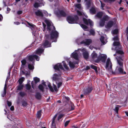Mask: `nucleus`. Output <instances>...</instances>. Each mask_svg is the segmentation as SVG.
I'll return each instance as SVG.
<instances>
[{"instance_id": "nucleus-50", "label": "nucleus", "mask_w": 128, "mask_h": 128, "mask_svg": "<svg viewBox=\"0 0 128 128\" xmlns=\"http://www.w3.org/2000/svg\"><path fill=\"white\" fill-rule=\"evenodd\" d=\"M53 85H54V87L53 88H54V90L56 91H57L58 90H57L56 86L54 84H53Z\"/></svg>"}, {"instance_id": "nucleus-44", "label": "nucleus", "mask_w": 128, "mask_h": 128, "mask_svg": "<svg viewBox=\"0 0 128 128\" xmlns=\"http://www.w3.org/2000/svg\"><path fill=\"white\" fill-rule=\"evenodd\" d=\"M90 34H92L93 35H94L95 32L93 30H91L90 31Z\"/></svg>"}, {"instance_id": "nucleus-1", "label": "nucleus", "mask_w": 128, "mask_h": 128, "mask_svg": "<svg viewBox=\"0 0 128 128\" xmlns=\"http://www.w3.org/2000/svg\"><path fill=\"white\" fill-rule=\"evenodd\" d=\"M114 42L113 43L114 46H116L115 50H116V53L114 54V56H117L116 58V59L118 65L116 66V69L119 73H122L123 70V60L124 58L122 55L124 54L123 52L120 49L121 46L118 42L119 38L118 36L114 37L113 38Z\"/></svg>"}, {"instance_id": "nucleus-58", "label": "nucleus", "mask_w": 128, "mask_h": 128, "mask_svg": "<svg viewBox=\"0 0 128 128\" xmlns=\"http://www.w3.org/2000/svg\"><path fill=\"white\" fill-rule=\"evenodd\" d=\"M33 82H31V85L32 86V87L33 89H34L35 87L34 86V84H33Z\"/></svg>"}, {"instance_id": "nucleus-10", "label": "nucleus", "mask_w": 128, "mask_h": 128, "mask_svg": "<svg viewBox=\"0 0 128 128\" xmlns=\"http://www.w3.org/2000/svg\"><path fill=\"white\" fill-rule=\"evenodd\" d=\"M91 60L93 61L97 62L98 61V57L97 54L94 52L91 54Z\"/></svg>"}, {"instance_id": "nucleus-36", "label": "nucleus", "mask_w": 128, "mask_h": 128, "mask_svg": "<svg viewBox=\"0 0 128 128\" xmlns=\"http://www.w3.org/2000/svg\"><path fill=\"white\" fill-rule=\"evenodd\" d=\"M26 88L27 90H29L30 89L31 86L30 84H27L26 85Z\"/></svg>"}, {"instance_id": "nucleus-53", "label": "nucleus", "mask_w": 128, "mask_h": 128, "mask_svg": "<svg viewBox=\"0 0 128 128\" xmlns=\"http://www.w3.org/2000/svg\"><path fill=\"white\" fill-rule=\"evenodd\" d=\"M77 14L80 16H81L82 15V13L78 10H77Z\"/></svg>"}, {"instance_id": "nucleus-28", "label": "nucleus", "mask_w": 128, "mask_h": 128, "mask_svg": "<svg viewBox=\"0 0 128 128\" xmlns=\"http://www.w3.org/2000/svg\"><path fill=\"white\" fill-rule=\"evenodd\" d=\"M48 86L50 89V90L52 92H53L54 91V90L53 88L51 86L50 84V82H48Z\"/></svg>"}, {"instance_id": "nucleus-62", "label": "nucleus", "mask_w": 128, "mask_h": 128, "mask_svg": "<svg viewBox=\"0 0 128 128\" xmlns=\"http://www.w3.org/2000/svg\"><path fill=\"white\" fill-rule=\"evenodd\" d=\"M126 34H127V36H128L127 35H128V26L127 27V28H126Z\"/></svg>"}, {"instance_id": "nucleus-41", "label": "nucleus", "mask_w": 128, "mask_h": 128, "mask_svg": "<svg viewBox=\"0 0 128 128\" xmlns=\"http://www.w3.org/2000/svg\"><path fill=\"white\" fill-rule=\"evenodd\" d=\"M19 94L22 96H24L26 94L25 93L22 92H20L19 93Z\"/></svg>"}, {"instance_id": "nucleus-2", "label": "nucleus", "mask_w": 128, "mask_h": 128, "mask_svg": "<svg viewBox=\"0 0 128 128\" xmlns=\"http://www.w3.org/2000/svg\"><path fill=\"white\" fill-rule=\"evenodd\" d=\"M45 22L47 24L48 29L49 31L52 30L50 36L47 35H45V40L43 44L44 47L47 48L51 46L50 43L51 40H52V42H56V39L58 36V33L55 30V27L53 26L50 20H46Z\"/></svg>"}, {"instance_id": "nucleus-33", "label": "nucleus", "mask_w": 128, "mask_h": 128, "mask_svg": "<svg viewBox=\"0 0 128 128\" xmlns=\"http://www.w3.org/2000/svg\"><path fill=\"white\" fill-rule=\"evenodd\" d=\"M23 86L22 84H19V85L18 86V90H20L22 89Z\"/></svg>"}, {"instance_id": "nucleus-19", "label": "nucleus", "mask_w": 128, "mask_h": 128, "mask_svg": "<svg viewBox=\"0 0 128 128\" xmlns=\"http://www.w3.org/2000/svg\"><path fill=\"white\" fill-rule=\"evenodd\" d=\"M100 59L103 62H105V60L107 58V56L106 54H101L100 56Z\"/></svg>"}, {"instance_id": "nucleus-60", "label": "nucleus", "mask_w": 128, "mask_h": 128, "mask_svg": "<svg viewBox=\"0 0 128 128\" xmlns=\"http://www.w3.org/2000/svg\"><path fill=\"white\" fill-rule=\"evenodd\" d=\"M10 109L11 110H14V106H11L10 108Z\"/></svg>"}, {"instance_id": "nucleus-34", "label": "nucleus", "mask_w": 128, "mask_h": 128, "mask_svg": "<svg viewBox=\"0 0 128 128\" xmlns=\"http://www.w3.org/2000/svg\"><path fill=\"white\" fill-rule=\"evenodd\" d=\"M41 111L40 110L38 111L37 112L36 116L38 118H40V117L41 116Z\"/></svg>"}, {"instance_id": "nucleus-45", "label": "nucleus", "mask_w": 128, "mask_h": 128, "mask_svg": "<svg viewBox=\"0 0 128 128\" xmlns=\"http://www.w3.org/2000/svg\"><path fill=\"white\" fill-rule=\"evenodd\" d=\"M71 109L70 110H72L74 109V104H73L71 103Z\"/></svg>"}, {"instance_id": "nucleus-21", "label": "nucleus", "mask_w": 128, "mask_h": 128, "mask_svg": "<svg viewBox=\"0 0 128 128\" xmlns=\"http://www.w3.org/2000/svg\"><path fill=\"white\" fill-rule=\"evenodd\" d=\"M41 2L40 3L38 2H36L34 4V6L35 8H37L39 7L42 6V4H43V0H40Z\"/></svg>"}, {"instance_id": "nucleus-47", "label": "nucleus", "mask_w": 128, "mask_h": 128, "mask_svg": "<svg viewBox=\"0 0 128 128\" xmlns=\"http://www.w3.org/2000/svg\"><path fill=\"white\" fill-rule=\"evenodd\" d=\"M43 13L46 16H48L47 12L46 11L43 10Z\"/></svg>"}, {"instance_id": "nucleus-49", "label": "nucleus", "mask_w": 128, "mask_h": 128, "mask_svg": "<svg viewBox=\"0 0 128 128\" xmlns=\"http://www.w3.org/2000/svg\"><path fill=\"white\" fill-rule=\"evenodd\" d=\"M62 84V83L61 82H60L57 84V87L58 88H59L61 86Z\"/></svg>"}, {"instance_id": "nucleus-54", "label": "nucleus", "mask_w": 128, "mask_h": 128, "mask_svg": "<svg viewBox=\"0 0 128 128\" xmlns=\"http://www.w3.org/2000/svg\"><path fill=\"white\" fill-rule=\"evenodd\" d=\"M10 71L8 73V76H7V78H6V80L7 79H9V78L10 76Z\"/></svg>"}, {"instance_id": "nucleus-29", "label": "nucleus", "mask_w": 128, "mask_h": 128, "mask_svg": "<svg viewBox=\"0 0 128 128\" xmlns=\"http://www.w3.org/2000/svg\"><path fill=\"white\" fill-rule=\"evenodd\" d=\"M34 80L36 84L38 82L40 81V79L36 77L34 78Z\"/></svg>"}, {"instance_id": "nucleus-3", "label": "nucleus", "mask_w": 128, "mask_h": 128, "mask_svg": "<svg viewBox=\"0 0 128 128\" xmlns=\"http://www.w3.org/2000/svg\"><path fill=\"white\" fill-rule=\"evenodd\" d=\"M34 58H35L36 60L38 61L40 60L39 57L36 55H30L28 56V59L27 58L24 59L21 61L22 67L24 66L27 62L28 64V67L29 69L33 70L34 68Z\"/></svg>"}, {"instance_id": "nucleus-8", "label": "nucleus", "mask_w": 128, "mask_h": 128, "mask_svg": "<svg viewBox=\"0 0 128 128\" xmlns=\"http://www.w3.org/2000/svg\"><path fill=\"white\" fill-rule=\"evenodd\" d=\"M109 18V17L107 15L104 16L100 20L99 23L100 26H104V25L105 22L108 20Z\"/></svg>"}, {"instance_id": "nucleus-37", "label": "nucleus", "mask_w": 128, "mask_h": 128, "mask_svg": "<svg viewBox=\"0 0 128 128\" xmlns=\"http://www.w3.org/2000/svg\"><path fill=\"white\" fill-rule=\"evenodd\" d=\"M41 124L42 123L41 122L38 125H37L36 127V128H46L44 127L43 128Z\"/></svg>"}, {"instance_id": "nucleus-38", "label": "nucleus", "mask_w": 128, "mask_h": 128, "mask_svg": "<svg viewBox=\"0 0 128 128\" xmlns=\"http://www.w3.org/2000/svg\"><path fill=\"white\" fill-rule=\"evenodd\" d=\"M90 66L92 68L94 69L96 71H97V68L96 66L93 65H91Z\"/></svg>"}, {"instance_id": "nucleus-9", "label": "nucleus", "mask_w": 128, "mask_h": 128, "mask_svg": "<svg viewBox=\"0 0 128 128\" xmlns=\"http://www.w3.org/2000/svg\"><path fill=\"white\" fill-rule=\"evenodd\" d=\"M55 13L56 15L58 17L61 16H66V14L65 13L63 10H58V12H54Z\"/></svg>"}, {"instance_id": "nucleus-57", "label": "nucleus", "mask_w": 128, "mask_h": 128, "mask_svg": "<svg viewBox=\"0 0 128 128\" xmlns=\"http://www.w3.org/2000/svg\"><path fill=\"white\" fill-rule=\"evenodd\" d=\"M2 18L3 17L2 15L1 14H0V21L2 20Z\"/></svg>"}, {"instance_id": "nucleus-64", "label": "nucleus", "mask_w": 128, "mask_h": 128, "mask_svg": "<svg viewBox=\"0 0 128 128\" xmlns=\"http://www.w3.org/2000/svg\"><path fill=\"white\" fill-rule=\"evenodd\" d=\"M10 9L9 8H7V10L8 11H10Z\"/></svg>"}, {"instance_id": "nucleus-52", "label": "nucleus", "mask_w": 128, "mask_h": 128, "mask_svg": "<svg viewBox=\"0 0 128 128\" xmlns=\"http://www.w3.org/2000/svg\"><path fill=\"white\" fill-rule=\"evenodd\" d=\"M69 122H70V121H69V120L66 121L64 124L65 126V127L66 126L68 125V124Z\"/></svg>"}, {"instance_id": "nucleus-23", "label": "nucleus", "mask_w": 128, "mask_h": 128, "mask_svg": "<svg viewBox=\"0 0 128 128\" xmlns=\"http://www.w3.org/2000/svg\"><path fill=\"white\" fill-rule=\"evenodd\" d=\"M60 76V74L58 75L56 74H54L53 75V80L55 81L58 80V77Z\"/></svg>"}, {"instance_id": "nucleus-16", "label": "nucleus", "mask_w": 128, "mask_h": 128, "mask_svg": "<svg viewBox=\"0 0 128 128\" xmlns=\"http://www.w3.org/2000/svg\"><path fill=\"white\" fill-rule=\"evenodd\" d=\"M42 84L44 85L43 86L42 85H40L38 86V88L39 89L42 91H43L44 88V87L45 88H46L47 86L46 84H45V82H44V80H42Z\"/></svg>"}, {"instance_id": "nucleus-12", "label": "nucleus", "mask_w": 128, "mask_h": 128, "mask_svg": "<svg viewBox=\"0 0 128 128\" xmlns=\"http://www.w3.org/2000/svg\"><path fill=\"white\" fill-rule=\"evenodd\" d=\"M92 42V40H91L87 39L81 42L80 43L81 44H84L86 45H89Z\"/></svg>"}, {"instance_id": "nucleus-63", "label": "nucleus", "mask_w": 128, "mask_h": 128, "mask_svg": "<svg viewBox=\"0 0 128 128\" xmlns=\"http://www.w3.org/2000/svg\"><path fill=\"white\" fill-rule=\"evenodd\" d=\"M43 26L44 28V29L46 26V25L44 24V23H43Z\"/></svg>"}, {"instance_id": "nucleus-35", "label": "nucleus", "mask_w": 128, "mask_h": 128, "mask_svg": "<svg viewBox=\"0 0 128 128\" xmlns=\"http://www.w3.org/2000/svg\"><path fill=\"white\" fill-rule=\"evenodd\" d=\"M77 8L80 9L81 8V4H76L74 5Z\"/></svg>"}, {"instance_id": "nucleus-26", "label": "nucleus", "mask_w": 128, "mask_h": 128, "mask_svg": "<svg viewBox=\"0 0 128 128\" xmlns=\"http://www.w3.org/2000/svg\"><path fill=\"white\" fill-rule=\"evenodd\" d=\"M80 25L82 28L84 29V30H88V28L85 25L83 24H80Z\"/></svg>"}, {"instance_id": "nucleus-4", "label": "nucleus", "mask_w": 128, "mask_h": 128, "mask_svg": "<svg viewBox=\"0 0 128 128\" xmlns=\"http://www.w3.org/2000/svg\"><path fill=\"white\" fill-rule=\"evenodd\" d=\"M83 52V56L86 59H87L88 57V54L86 51V49L84 48H82L81 49H78V50H75V52L72 53L71 56L75 59L78 60V56L80 54V52Z\"/></svg>"}, {"instance_id": "nucleus-6", "label": "nucleus", "mask_w": 128, "mask_h": 128, "mask_svg": "<svg viewBox=\"0 0 128 128\" xmlns=\"http://www.w3.org/2000/svg\"><path fill=\"white\" fill-rule=\"evenodd\" d=\"M112 64L109 58H108L106 62L105 67L106 70L110 74L114 73L112 71Z\"/></svg>"}, {"instance_id": "nucleus-40", "label": "nucleus", "mask_w": 128, "mask_h": 128, "mask_svg": "<svg viewBox=\"0 0 128 128\" xmlns=\"http://www.w3.org/2000/svg\"><path fill=\"white\" fill-rule=\"evenodd\" d=\"M64 115L63 114H60L58 118V120H59L60 119L64 116Z\"/></svg>"}, {"instance_id": "nucleus-27", "label": "nucleus", "mask_w": 128, "mask_h": 128, "mask_svg": "<svg viewBox=\"0 0 128 128\" xmlns=\"http://www.w3.org/2000/svg\"><path fill=\"white\" fill-rule=\"evenodd\" d=\"M24 78L23 77L20 78L18 81V82L19 84H22V82L24 81Z\"/></svg>"}, {"instance_id": "nucleus-39", "label": "nucleus", "mask_w": 128, "mask_h": 128, "mask_svg": "<svg viewBox=\"0 0 128 128\" xmlns=\"http://www.w3.org/2000/svg\"><path fill=\"white\" fill-rule=\"evenodd\" d=\"M100 2L101 4V9L102 10H104V7L105 6V4L103 3H102L101 1H100Z\"/></svg>"}, {"instance_id": "nucleus-25", "label": "nucleus", "mask_w": 128, "mask_h": 128, "mask_svg": "<svg viewBox=\"0 0 128 128\" xmlns=\"http://www.w3.org/2000/svg\"><path fill=\"white\" fill-rule=\"evenodd\" d=\"M6 84H5L4 87V92L2 94V96L4 97L6 94Z\"/></svg>"}, {"instance_id": "nucleus-24", "label": "nucleus", "mask_w": 128, "mask_h": 128, "mask_svg": "<svg viewBox=\"0 0 128 128\" xmlns=\"http://www.w3.org/2000/svg\"><path fill=\"white\" fill-rule=\"evenodd\" d=\"M100 40L102 43L104 44H106L107 42L106 40L102 36H101Z\"/></svg>"}, {"instance_id": "nucleus-22", "label": "nucleus", "mask_w": 128, "mask_h": 128, "mask_svg": "<svg viewBox=\"0 0 128 128\" xmlns=\"http://www.w3.org/2000/svg\"><path fill=\"white\" fill-rule=\"evenodd\" d=\"M105 13L103 12H98L97 14L95 16V17H97L99 18H101L102 16Z\"/></svg>"}, {"instance_id": "nucleus-18", "label": "nucleus", "mask_w": 128, "mask_h": 128, "mask_svg": "<svg viewBox=\"0 0 128 128\" xmlns=\"http://www.w3.org/2000/svg\"><path fill=\"white\" fill-rule=\"evenodd\" d=\"M44 49L42 48H39L35 51L36 54L40 56L42 53L43 52Z\"/></svg>"}, {"instance_id": "nucleus-51", "label": "nucleus", "mask_w": 128, "mask_h": 128, "mask_svg": "<svg viewBox=\"0 0 128 128\" xmlns=\"http://www.w3.org/2000/svg\"><path fill=\"white\" fill-rule=\"evenodd\" d=\"M105 2H114L115 1V0H104Z\"/></svg>"}, {"instance_id": "nucleus-31", "label": "nucleus", "mask_w": 128, "mask_h": 128, "mask_svg": "<svg viewBox=\"0 0 128 128\" xmlns=\"http://www.w3.org/2000/svg\"><path fill=\"white\" fill-rule=\"evenodd\" d=\"M57 114H56L55 115L54 117L53 118V120L52 121V126L54 125V124L55 120L57 117Z\"/></svg>"}, {"instance_id": "nucleus-59", "label": "nucleus", "mask_w": 128, "mask_h": 128, "mask_svg": "<svg viewBox=\"0 0 128 128\" xmlns=\"http://www.w3.org/2000/svg\"><path fill=\"white\" fill-rule=\"evenodd\" d=\"M14 24L17 25H18L20 24L19 22H14Z\"/></svg>"}, {"instance_id": "nucleus-15", "label": "nucleus", "mask_w": 128, "mask_h": 128, "mask_svg": "<svg viewBox=\"0 0 128 128\" xmlns=\"http://www.w3.org/2000/svg\"><path fill=\"white\" fill-rule=\"evenodd\" d=\"M35 13L37 16H39L41 18L43 16V10H38L35 12Z\"/></svg>"}, {"instance_id": "nucleus-48", "label": "nucleus", "mask_w": 128, "mask_h": 128, "mask_svg": "<svg viewBox=\"0 0 128 128\" xmlns=\"http://www.w3.org/2000/svg\"><path fill=\"white\" fill-rule=\"evenodd\" d=\"M7 103L8 106H10L12 105V103L10 102H9L8 101H7Z\"/></svg>"}, {"instance_id": "nucleus-55", "label": "nucleus", "mask_w": 128, "mask_h": 128, "mask_svg": "<svg viewBox=\"0 0 128 128\" xmlns=\"http://www.w3.org/2000/svg\"><path fill=\"white\" fill-rule=\"evenodd\" d=\"M28 25L30 26H31L32 27H34V25L32 24H31L30 23H28Z\"/></svg>"}, {"instance_id": "nucleus-17", "label": "nucleus", "mask_w": 128, "mask_h": 128, "mask_svg": "<svg viewBox=\"0 0 128 128\" xmlns=\"http://www.w3.org/2000/svg\"><path fill=\"white\" fill-rule=\"evenodd\" d=\"M54 68L55 70H58L59 69H63V68L62 66L60 64L58 63L56 64L54 66Z\"/></svg>"}, {"instance_id": "nucleus-13", "label": "nucleus", "mask_w": 128, "mask_h": 128, "mask_svg": "<svg viewBox=\"0 0 128 128\" xmlns=\"http://www.w3.org/2000/svg\"><path fill=\"white\" fill-rule=\"evenodd\" d=\"M114 23V22L112 21H110L108 22L105 26V27L106 28L109 29L113 26Z\"/></svg>"}, {"instance_id": "nucleus-42", "label": "nucleus", "mask_w": 128, "mask_h": 128, "mask_svg": "<svg viewBox=\"0 0 128 128\" xmlns=\"http://www.w3.org/2000/svg\"><path fill=\"white\" fill-rule=\"evenodd\" d=\"M64 61H63L62 62L63 63V66H64V68L66 69V70H68V66H67L66 65V64H65L64 63Z\"/></svg>"}, {"instance_id": "nucleus-46", "label": "nucleus", "mask_w": 128, "mask_h": 128, "mask_svg": "<svg viewBox=\"0 0 128 128\" xmlns=\"http://www.w3.org/2000/svg\"><path fill=\"white\" fill-rule=\"evenodd\" d=\"M118 107H116L114 109V110L116 111L117 114H118Z\"/></svg>"}, {"instance_id": "nucleus-32", "label": "nucleus", "mask_w": 128, "mask_h": 128, "mask_svg": "<svg viewBox=\"0 0 128 128\" xmlns=\"http://www.w3.org/2000/svg\"><path fill=\"white\" fill-rule=\"evenodd\" d=\"M36 97L38 99H40L41 97L40 94V93H37L36 95Z\"/></svg>"}, {"instance_id": "nucleus-14", "label": "nucleus", "mask_w": 128, "mask_h": 128, "mask_svg": "<svg viewBox=\"0 0 128 128\" xmlns=\"http://www.w3.org/2000/svg\"><path fill=\"white\" fill-rule=\"evenodd\" d=\"M92 88L91 87L86 88L84 90V93L85 94H87L90 93L92 90Z\"/></svg>"}, {"instance_id": "nucleus-56", "label": "nucleus", "mask_w": 128, "mask_h": 128, "mask_svg": "<svg viewBox=\"0 0 128 128\" xmlns=\"http://www.w3.org/2000/svg\"><path fill=\"white\" fill-rule=\"evenodd\" d=\"M22 12L21 11H18L17 13L18 14H22Z\"/></svg>"}, {"instance_id": "nucleus-20", "label": "nucleus", "mask_w": 128, "mask_h": 128, "mask_svg": "<svg viewBox=\"0 0 128 128\" xmlns=\"http://www.w3.org/2000/svg\"><path fill=\"white\" fill-rule=\"evenodd\" d=\"M69 65L70 66L71 68H74V65L78 64V62H69Z\"/></svg>"}, {"instance_id": "nucleus-61", "label": "nucleus", "mask_w": 128, "mask_h": 128, "mask_svg": "<svg viewBox=\"0 0 128 128\" xmlns=\"http://www.w3.org/2000/svg\"><path fill=\"white\" fill-rule=\"evenodd\" d=\"M90 68V66H86V67L85 68V69L86 70H87L89 69Z\"/></svg>"}, {"instance_id": "nucleus-11", "label": "nucleus", "mask_w": 128, "mask_h": 128, "mask_svg": "<svg viewBox=\"0 0 128 128\" xmlns=\"http://www.w3.org/2000/svg\"><path fill=\"white\" fill-rule=\"evenodd\" d=\"M83 20L84 23L86 25H88L89 24L90 26H92L93 25V23L90 19L87 20L85 18H83Z\"/></svg>"}, {"instance_id": "nucleus-43", "label": "nucleus", "mask_w": 128, "mask_h": 128, "mask_svg": "<svg viewBox=\"0 0 128 128\" xmlns=\"http://www.w3.org/2000/svg\"><path fill=\"white\" fill-rule=\"evenodd\" d=\"M118 30L115 29L113 31L112 33L114 34H116L118 33Z\"/></svg>"}, {"instance_id": "nucleus-7", "label": "nucleus", "mask_w": 128, "mask_h": 128, "mask_svg": "<svg viewBox=\"0 0 128 128\" xmlns=\"http://www.w3.org/2000/svg\"><path fill=\"white\" fill-rule=\"evenodd\" d=\"M78 19V16L76 15L74 16V18L70 16L68 17L67 18V20L70 24L77 23V21Z\"/></svg>"}, {"instance_id": "nucleus-5", "label": "nucleus", "mask_w": 128, "mask_h": 128, "mask_svg": "<svg viewBox=\"0 0 128 128\" xmlns=\"http://www.w3.org/2000/svg\"><path fill=\"white\" fill-rule=\"evenodd\" d=\"M86 2V6L88 8L91 7L90 10V13L92 14H95L96 11L97 10V8H96L94 5L92 0H84Z\"/></svg>"}, {"instance_id": "nucleus-30", "label": "nucleus", "mask_w": 128, "mask_h": 128, "mask_svg": "<svg viewBox=\"0 0 128 128\" xmlns=\"http://www.w3.org/2000/svg\"><path fill=\"white\" fill-rule=\"evenodd\" d=\"M57 114H56L55 115L54 117L53 118V120L52 121V126L54 125V124L55 120L57 117Z\"/></svg>"}]
</instances>
